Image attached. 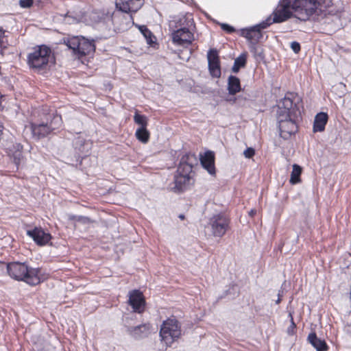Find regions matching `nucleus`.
<instances>
[{
    "mask_svg": "<svg viewBox=\"0 0 351 351\" xmlns=\"http://www.w3.org/2000/svg\"><path fill=\"white\" fill-rule=\"evenodd\" d=\"M7 271L12 278L30 285L35 286L41 282L40 269L29 267L25 263H10L7 265Z\"/></svg>",
    "mask_w": 351,
    "mask_h": 351,
    "instance_id": "1",
    "label": "nucleus"
},
{
    "mask_svg": "<svg viewBox=\"0 0 351 351\" xmlns=\"http://www.w3.org/2000/svg\"><path fill=\"white\" fill-rule=\"evenodd\" d=\"M53 61L51 49L45 45L36 46L27 57L29 67L38 72L47 70Z\"/></svg>",
    "mask_w": 351,
    "mask_h": 351,
    "instance_id": "2",
    "label": "nucleus"
},
{
    "mask_svg": "<svg viewBox=\"0 0 351 351\" xmlns=\"http://www.w3.org/2000/svg\"><path fill=\"white\" fill-rule=\"evenodd\" d=\"M159 335L161 341L164 342L167 347L171 346L182 336L181 323L176 316H170L162 322Z\"/></svg>",
    "mask_w": 351,
    "mask_h": 351,
    "instance_id": "3",
    "label": "nucleus"
},
{
    "mask_svg": "<svg viewBox=\"0 0 351 351\" xmlns=\"http://www.w3.org/2000/svg\"><path fill=\"white\" fill-rule=\"evenodd\" d=\"M205 228L210 231L213 237L221 238L231 229V218L223 211L215 213L208 218Z\"/></svg>",
    "mask_w": 351,
    "mask_h": 351,
    "instance_id": "4",
    "label": "nucleus"
},
{
    "mask_svg": "<svg viewBox=\"0 0 351 351\" xmlns=\"http://www.w3.org/2000/svg\"><path fill=\"white\" fill-rule=\"evenodd\" d=\"M62 124V117L60 114H53L51 122L40 121L39 123L30 122L29 128L34 138L40 140L45 138L53 130L58 129Z\"/></svg>",
    "mask_w": 351,
    "mask_h": 351,
    "instance_id": "5",
    "label": "nucleus"
},
{
    "mask_svg": "<svg viewBox=\"0 0 351 351\" xmlns=\"http://www.w3.org/2000/svg\"><path fill=\"white\" fill-rule=\"evenodd\" d=\"M66 46L72 49L78 58H82L95 51L94 43L84 37L73 36L66 42Z\"/></svg>",
    "mask_w": 351,
    "mask_h": 351,
    "instance_id": "6",
    "label": "nucleus"
},
{
    "mask_svg": "<svg viewBox=\"0 0 351 351\" xmlns=\"http://www.w3.org/2000/svg\"><path fill=\"white\" fill-rule=\"evenodd\" d=\"M300 102H302V99L298 93L287 92L280 102L278 116L284 115L283 117H286L295 116L297 112L300 110L298 104Z\"/></svg>",
    "mask_w": 351,
    "mask_h": 351,
    "instance_id": "7",
    "label": "nucleus"
},
{
    "mask_svg": "<svg viewBox=\"0 0 351 351\" xmlns=\"http://www.w3.org/2000/svg\"><path fill=\"white\" fill-rule=\"evenodd\" d=\"M294 16L301 21H306L316 12L315 0H290Z\"/></svg>",
    "mask_w": 351,
    "mask_h": 351,
    "instance_id": "8",
    "label": "nucleus"
},
{
    "mask_svg": "<svg viewBox=\"0 0 351 351\" xmlns=\"http://www.w3.org/2000/svg\"><path fill=\"white\" fill-rule=\"evenodd\" d=\"M270 25H271V18H267L259 24L241 29L239 34L246 38L250 43L255 45L263 38V30L267 28Z\"/></svg>",
    "mask_w": 351,
    "mask_h": 351,
    "instance_id": "9",
    "label": "nucleus"
},
{
    "mask_svg": "<svg viewBox=\"0 0 351 351\" xmlns=\"http://www.w3.org/2000/svg\"><path fill=\"white\" fill-rule=\"evenodd\" d=\"M293 14L290 0H280L269 18L271 24L279 23L291 19Z\"/></svg>",
    "mask_w": 351,
    "mask_h": 351,
    "instance_id": "10",
    "label": "nucleus"
},
{
    "mask_svg": "<svg viewBox=\"0 0 351 351\" xmlns=\"http://www.w3.org/2000/svg\"><path fill=\"white\" fill-rule=\"evenodd\" d=\"M195 173H184L177 169L173 179L174 186L171 190L175 193H182L195 182Z\"/></svg>",
    "mask_w": 351,
    "mask_h": 351,
    "instance_id": "11",
    "label": "nucleus"
},
{
    "mask_svg": "<svg viewBox=\"0 0 351 351\" xmlns=\"http://www.w3.org/2000/svg\"><path fill=\"white\" fill-rule=\"evenodd\" d=\"M283 116H278L280 135L284 139H288L298 132V127L296 122L292 119L293 116L288 117Z\"/></svg>",
    "mask_w": 351,
    "mask_h": 351,
    "instance_id": "12",
    "label": "nucleus"
},
{
    "mask_svg": "<svg viewBox=\"0 0 351 351\" xmlns=\"http://www.w3.org/2000/svg\"><path fill=\"white\" fill-rule=\"evenodd\" d=\"M128 304L134 313L142 314L146 308V300L142 291L139 289H133L128 294Z\"/></svg>",
    "mask_w": 351,
    "mask_h": 351,
    "instance_id": "13",
    "label": "nucleus"
},
{
    "mask_svg": "<svg viewBox=\"0 0 351 351\" xmlns=\"http://www.w3.org/2000/svg\"><path fill=\"white\" fill-rule=\"evenodd\" d=\"M172 42L174 45L184 48L189 47L194 41V34L191 29H176L171 33Z\"/></svg>",
    "mask_w": 351,
    "mask_h": 351,
    "instance_id": "14",
    "label": "nucleus"
},
{
    "mask_svg": "<svg viewBox=\"0 0 351 351\" xmlns=\"http://www.w3.org/2000/svg\"><path fill=\"white\" fill-rule=\"evenodd\" d=\"M208 70L214 77L221 76V64L218 51L216 49H210L207 54Z\"/></svg>",
    "mask_w": 351,
    "mask_h": 351,
    "instance_id": "15",
    "label": "nucleus"
},
{
    "mask_svg": "<svg viewBox=\"0 0 351 351\" xmlns=\"http://www.w3.org/2000/svg\"><path fill=\"white\" fill-rule=\"evenodd\" d=\"M27 234L39 246L46 245L52 239L51 234L46 232L41 227L27 230Z\"/></svg>",
    "mask_w": 351,
    "mask_h": 351,
    "instance_id": "16",
    "label": "nucleus"
},
{
    "mask_svg": "<svg viewBox=\"0 0 351 351\" xmlns=\"http://www.w3.org/2000/svg\"><path fill=\"white\" fill-rule=\"evenodd\" d=\"M197 165V158L195 154L187 152L182 156L177 169L184 173H195L193 169Z\"/></svg>",
    "mask_w": 351,
    "mask_h": 351,
    "instance_id": "17",
    "label": "nucleus"
},
{
    "mask_svg": "<svg viewBox=\"0 0 351 351\" xmlns=\"http://www.w3.org/2000/svg\"><path fill=\"white\" fill-rule=\"evenodd\" d=\"M143 0H117L116 8L125 13L136 12L143 5Z\"/></svg>",
    "mask_w": 351,
    "mask_h": 351,
    "instance_id": "18",
    "label": "nucleus"
},
{
    "mask_svg": "<svg viewBox=\"0 0 351 351\" xmlns=\"http://www.w3.org/2000/svg\"><path fill=\"white\" fill-rule=\"evenodd\" d=\"M152 330V325L149 322L132 326L128 328V334L134 339H143L147 337Z\"/></svg>",
    "mask_w": 351,
    "mask_h": 351,
    "instance_id": "19",
    "label": "nucleus"
},
{
    "mask_svg": "<svg viewBox=\"0 0 351 351\" xmlns=\"http://www.w3.org/2000/svg\"><path fill=\"white\" fill-rule=\"evenodd\" d=\"M199 160L202 167L205 169L209 174L211 176H215V156L213 152L206 151L203 155L201 154Z\"/></svg>",
    "mask_w": 351,
    "mask_h": 351,
    "instance_id": "20",
    "label": "nucleus"
},
{
    "mask_svg": "<svg viewBox=\"0 0 351 351\" xmlns=\"http://www.w3.org/2000/svg\"><path fill=\"white\" fill-rule=\"evenodd\" d=\"M175 27L177 29H190L195 25L194 20L191 14H186L179 16L175 21Z\"/></svg>",
    "mask_w": 351,
    "mask_h": 351,
    "instance_id": "21",
    "label": "nucleus"
},
{
    "mask_svg": "<svg viewBox=\"0 0 351 351\" xmlns=\"http://www.w3.org/2000/svg\"><path fill=\"white\" fill-rule=\"evenodd\" d=\"M328 121V115L326 112H319L317 113L314 119L313 123V132H321L324 131L326 125Z\"/></svg>",
    "mask_w": 351,
    "mask_h": 351,
    "instance_id": "22",
    "label": "nucleus"
},
{
    "mask_svg": "<svg viewBox=\"0 0 351 351\" xmlns=\"http://www.w3.org/2000/svg\"><path fill=\"white\" fill-rule=\"evenodd\" d=\"M308 341L317 351H328L329 350V346L325 340L318 338L315 332L308 335Z\"/></svg>",
    "mask_w": 351,
    "mask_h": 351,
    "instance_id": "23",
    "label": "nucleus"
},
{
    "mask_svg": "<svg viewBox=\"0 0 351 351\" xmlns=\"http://www.w3.org/2000/svg\"><path fill=\"white\" fill-rule=\"evenodd\" d=\"M241 90V82L239 77L230 75L228 79V90L230 95H235Z\"/></svg>",
    "mask_w": 351,
    "mask_h": 351,
    "instance_id": "24",
    "label": "nucleus"
},
{
    "mask_svg": "<svg viewBox=\"0 0 351 351\" xmlns=\"http://www.w3.org/2000/svg\"><path fill=\"white\" fill-rule=\"evenodd\" d=\"M10 152H12L11 156L13 158V162L16 165V169H18L23 158V146L21 143H16L13 145V148Z\"/></svg>",
    "mask_w": 351,
    "mask_h": 351,
    "instance_id": "25",
    "label": "nucleus"
},
{
    "mask_svg": "<svg viewBox=\"0 0 351 351\" xmlns=\"http://www.w3.org/2000/svg\"><path fill=\"white\" fill-rule=\"evenodd\" d=\"M139 29L145 38L146 39L147 43L150 46H154L156 44V38L154 34L145 25H141L139 27Z\"/></svg>",
    "mask_w": 351,
    "mask_h": 351,
    "instance_id": "26",
    "label": "nucleus"
},
{
    "mask_svg": "<svg viewBox=\"0 0 351 351\" xmlns=\"http://www.w3.org/2000/svg\"><path fill=\"white\" fill-rule=\"evenodd\" d=\"M136 138L142 143H147L150 138V132L147 128H138L135 132Z\"/></svg>",
    "mask_w": 351,
    "mask_h": 351,
    "instance_id": "27",
    "label": "nucleus"
},
{
    "mask_svg": "<svg viewBox=\"0 0 351 351\" xmlns=\"http://www.w3.org/2000/svg\"><path fill=\"white\" fill-rule=\"evenodd\" d=\"M302 172V167L297 164H294L293 165V169H292V171L291 173V178H290L289 182L291 184H296L298 183H300L301 182L300 176H301Z\"/></svg>",
    "mask_w": 351,
    "mask_h": 351,
    "instance_id": "28",
    "label": "nucleus"
},
{
    "mask_svg": "<svg viewBox=\"0 0 351 351\" xmlns=\"http://www.w3.org/2000/svg\"><path fill=\"white\" fill-rule=\"evenodd\" d=\"M247 63V55L245 53L241 54L234 60L232 71L237 73L241 68L245 67Z\"/></svg>",
    "mask_w": 351,
    "mask_h": 351,
    "instance_id": "29",
    "label": "nucleus"
},
{
    "mask_svg": "<svg viewBox=\"0 0 351 351\" xmlns=\"http://www.w3.org/2000/svg\"><path fill=\"white\" fill-rule=\"evenodd\" d=\"M316 11L319 10L320 12H326L328 9L333 5L332 0H315Z\"/></svg>",
    "mask_w": 351,
    "mask_h": 351,
    "instance_id": "30",
    "label": "nucleus"
},
{
    "mask_svg": "<svg viewBox=\"0 0 351 351\" xmlns=\"http://www.w3.org/2000/svg\"><path fill=\"white\" fill-rule=\"evenodd\" d=\"M134 121L140 126L139 128H147L148 125L147 117L144 114H139L138 110H136L134 115Z\"/></svg>",
    "mask_w": 351,
    "mask_h": 351,
    "instance_id": "31",
    "label": "nucleus"
},
{
    "mask_svg": "<svg viewBox=\"0 0 351 351\" xmlns=\"http://www.w3.org/2000/svg\"><path fill=\"white\" fill-rule=\"evenodd\" d=\"M289 317H290V326L287 328V333L289 335H293L296 333V324L294 322L293 317L291 313H289Z\"/></svg>",
    "mask_w": 351,
    "mask_h": 351,
    "instance_id": "32",
    "label": "nucleus"
},
{
    "mask_svg": "<svg viewBox=\"0 0 351 351\" xmlns=\"http://www.w3.org/2000/svg\"><path fill=\"white\" fill-rule=\"evenodd\" d=\"M34 3V0H20L19 5L23 8H30Z\"/></svg>",
    "mask_w": 351,
    "mask_h": 351,
    "instance_id": "33",
    "label": "nucleus"
},
{
    "mask_svg": "<svg viewBox=\"0 0 351 351\" xmlns=\"http://www.w3.org/2000/svg\"><path fill=\"white\" fill-rule=\"evenodd\" d=\"M221 28L228 34H232L235 32V29L232 26L226 23H222L221 25Z\"/></svg>",
    "mask_w": 351,
    "mask_h": 351,
    "instance_id": "34",
    "label": "nucleus"
},
{
    "mask_svg": "<svg viewBox=\"0 0 351 351\" xmlns=\"http://www.w3.org/2000/svg\"><path fill=\"white\" fill-rule=\"evenodd\" d=\"M245 158H251L255 155V150L252 147H247L243 152Z\"/></svg>",
    "mask_w": 351,
    "mask_h": 351,
    "instance_id": "35",
    "label": "nucleus"
},
{
    "mask_svg": "<svg viewBox=\"0 0 351 351\" xmlns=\"http://www.w3.org/2000/svg\"><path fill=\"white\" fill-rule=\"evenodd\" d=\"M291 48L295 53H298L301 50L300 43L296 41H293L291 43Z\"/></svg>",
    "mask_w": 351,
    "mask_h": 351,
    "instance_id": "36",
    "label": "nucleus"
},
{
    "mask_svg": "<svg viewBox=\"0 0 351 351\" xmlns=\"http://www.w3.org/2000/svg\"><path fill=\"white\" fill-rule=\"evenodd\" d=\"M70 219H76L77 221H81L83 223L89 221V219L88 217H82V216H80V217L72 216L70 217Z\"/></svg>",
    "mask_w": 351,
    "mask_h": 351,
    "instance_id": "37",
    "label": "nucleus"
},
{
    "mask_svg": "<svg viewBox=\"0 0 351 351\" xmlns=\"http://www.w3.org/2000/svg\"><path fill=\"white\" fill-rule=\"evenodd\" d=\"M4 37H5V31L2 28H0V48H1L3 45Z\"/></svg>",
    "mask_w": 351,
    "mask_h": 351,
    "instance_id": "38",
    "label": "nucleus"
},
{
    "mask_svg": "<svg viewBox=\"0 0 351 351\" xmlns=\"http://www.w3.org/2000/svg\"><path fill=\"white\" fill-rule=\"evenodd\" d=\"M243 99L244 101L247 100L246 97H242L241 96H239L238 97H234L233 99H227L226 101H232L233 103H235L237 100H241Z\"/></svg>",
    "mask_w": 351,
    "mask_h": 351,
    "instance_id": "39",
    "label": "nucleus"
},
{
    "mask_svg": "<svg viewBox=\"0 0 351 351\" xmlns=\"http://www.w3.org/2000/svg\"><path fill=\"white\" fill-rule=\"evenodd\" d=\"M257 213V210L254 208V209H252L250 210V211L249 212V215L251 217H254Z\"/></svg>",
    "mask_w": 351,
    "mask_h": 351,
    "instance_id": "40",
    "label": "nucleus"
},
{
    "mask_svg": "<svg viewBox=\"0 0 351 351\" xmlns=\"http://www.w3.org/2000/svg\"><path fill=\"white\" fill-rule=\"evenodd\" d=\"M3 129H4L3 125L1 123H0V136H1V134H3Z\"/></svg>",
    "mask_w": 351,
    "mask_h": 351,
    "instance_id": "41",
    "label": "nucleus"
},
{
    "mask_svg": "<svg viewBox=\"0 0 351 351\" xmlns=\"http://www.w3.org/2000/svg\"><path fill=\"white\" fill-rule=\"evenodd\" d=\"M282 299H281V295L280 293H278V298L276 300V304H280V302H281Z\"/></svg>",
    "mask_w": 351,
    "mask_h": 351,
    "instance_id": "42",
    "label": "nucleus"
},
{
    "mask_svg": "<svg viewBox=\"0 0 351 351\" xmlns=\"http://www.w3.org/2000/svg\"><path fill=\"white\" fill-rule=\"evenodd\" d=\"M178 217H179L180 219H182V220H183V219H185V217H184V215L183 214H180V215L178 216Z\"/></svg>",
    "mask_w": 351,
    "mask_h": 351,
    "instance_id": "43",
    "label": "nucleus"
}]
</instances>
